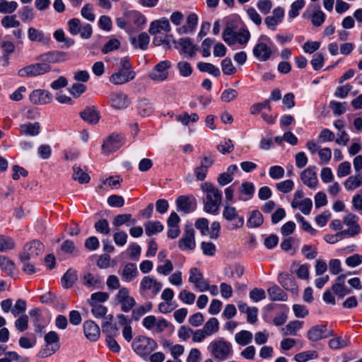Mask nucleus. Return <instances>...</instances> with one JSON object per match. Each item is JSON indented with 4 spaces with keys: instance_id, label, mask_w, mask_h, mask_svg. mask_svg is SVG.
Returning <instances> with one entry per match:
<instances>
[{
    "instance_id": "nucleus-1",
    "label": "nucleus",
    "mask_w": 362,
    "mask_h": 362,
    "mask_svg": "<svg viewBox=\"0 0 362 362\" xmlns=\"http://www.w3.org/2000/svg\"><path fill=\"white\" fill-rule=\"evenodd\" d=\"M38 62L28 65L18 70L21 77H36L49 73L52 70V64L60 63L66 60L64 52L53 51L40 54L37 57Z\"/></svg>"
},
{
    "instance_id": "nucleus-2",
    "label": "nucleus",
    "mask_w": 362,
    "mask_h": 362,
    "mask_svg": "<svg viewBox=\"0 0 362 362\" xmlns=\"http://www.w3.org/2000/svg\"><path fill=\"white\" fill-rule=\"evenodd\" d=\"M202 189L206 196L204 210L209 214L217 215L221 204L222 192L208 182L202 185Z\"/></svg>"
},
{
    "instance_id": "nucleus-3",
    "label": "nucleus",
    "mask_w": 362,
    "mask_h": 362,
    "mask_svg": "<svg viewBox=\"0 0 362 362\" xmlns=\"http://www.w3.org/2000/svg\"><path fill=\"white\" fill-rule=\"evenodd\" d=\"M207 350L218 361H226L233 354L232 344L223 337L212 340L207 346Z\"/></svg>"
},
{
    "instance_id": "nucleus-4",
    "label": "nucleus",
    "mask_w": 362,
    "mask_h": 362,
    "mask_svg": "<svg viewBox=\"0 0 362 362\" xmlns=\"http://www.w3.org/2000/svg\"><path fill=\"white\" fill-rule=\"evenodd\" d=\"M135 77L136 72L129 58L125 57L120 59L119 68L109 77V81L114 85H123L134 80Z\"/></svg>"
},
{
    "instance_id": "nucleus-5",
    "label": "nucleus",
    "mask_w": 362,
    "mask_h": 362,
    "mask_svg": "<svg viewBox=\"0 0 362 362\" xmlns=\"http://www.w3.org/2000/svg\"><path fill=\"white\" fill-rule=\"evenodd\" d=\"M250 33L246 28H240L235 31L228 25L223 32V40L230 47L239 45L245 47L250 39Z\"/></svg>"
},
{
    "instance_id": "nucleus-6",
    "label": "nucleus",
    "mask_w": 362,
    "mask_h": 362,
    "mask_svg": "<svg viewBox=\"0 0 362 362\" xmlns=\"http://www.w3.org/2000/svg\"><path fill=\"white\" fill-rule=\"evenodd\" d=\"M132 347L134 351L144 360L157 349V342L152 338L146 336H138L132 341Z\"/></svg>"
},
{
    "instance_id": "nucleus-7",
    "label": "nucleus",
    "mask_w": 362,
    "mask_h": 362,
    "mask_svg": "<svg viewBox=\"0 0 362 362\" xmlns=\"http://www.w3.org/2000/svg\"><path fill=\"white\" fill-rule=\"evenodd\" d=\"M162 288L163 284L155 277L144 276L140 281L139 293L144 298L152 299L160 293Z\"/></svg>"
},
{
    "instance_id": "nucleus-8",
    "label": "nucleus",
    "mask_w": 362,
    "mask_h": 362,
    "mask_svg": "<svg viewBox=\"0 0 362 362\" xmlns=\"http://www.w3.org/2000/svg\"><path fill=\"white\" fill-rule=\"evenodd\" d=\"M272 46V40L265 35H261L252 49V54L259 62H266L273 54Z\"/></svg>"
},
{
    "instance_id": "nucleus-9",
    "label": "nucleus",
    "mask_w": 362,
    "mask_h": 362,
    "mask_svg": "<svg viewBox=\"0 0 362 362\" xmlns=\"http://www.w3.org/2000/svg\"><path fill=\"white\" fill-rule=\"evenodd\" d=\"M223 218L231 223V229H238L243 227L245 219L238 214L236 208L232 204H226L223 207Z\"/></svg>"
},
{
    "instance_id": "nucleus-10",
    "label": "nucleus",
    "mask_w": 362,
    "mask_h": 362,
    "mask_svg": "<svg viewBox=\"0 0 362 362\" xmlns=\"http://www.w3.org/2000/svg\"><path fill=\"white\" fill-rule=\"evenodd\" d=\"M170 67L171 62L169 60L161 61L158 63L148 74V77L151 80L156 83L163 82L168 78V70Z\"/></svg>"
},
{
    "instance_id": "nucleus-11",
    "label": "nucleus",
    "mask_w": 362,
    "mask_h": 362,
    "mask_svg": "<svg viewBox=\"0 0 362 362\" xmlns=\"http://www.w3.org/2000/svg\"><path fill=\"white\" fill-rule=\"evenodd\" d=\"M44 251V245L38 240H33L24 245L23 252L21 255V262H27L36 258Z\"/></svg>"
},
{
    "instance_id": "nucleus-12",
    "label": "nucleus",
    "mask_w": 362,
    "mask_h": 362,
    "mask_svg": "<svg viewBox=\"0 0 362 362\" xmlns=\"http://www.w3.org/2000/svg\"><path fill=\"white\" fill-rule=\"evenodd\" d=\"M333 335V331L327 325H315L311 327L306 334L308 340L315 342Z\"/></svg>"
},
{
    "instance_id": "nucleus-13",
    "label": "nucleus",
    "mask_w": 362,
    "mask_h": 362,
    "mask_svg": "<svg viewBox=\"0 0 362 362\" xmlns=\"http://www.w3.org/2000/svg\"><path fill=\"white\" fill-rule=\"evenodd\" d=\"M115 300L121 305V310L125 313L130 311L136 304L134 298L129 295V291L126 287L119 289L115 296Z\"/></svg>"
},
{
    "instance_id": "nucleus-14",
    "label": "nucleus",
    "mask_w": 362,
    "mask_h": 362,
    "mask_svg": "<svg viewBox=\"0 0 362 362\" xmlns=\"http://www.w3.org/2000/svg\"><path fill=\"white\" fill-rule=\"evenodd\" d=\"M44 339L46 349L42 351V356L47 357L54 354L60 347L59 337L56 332L50 331L47 333Z\"/></svg>"
},
{
    "instance_id": "nucleus-15",
    "label": "nucleus",
    "mask_w": 362,
    "mask_h": 362,
    "mask_svg": "<svg viewBox=\"0 0 362 362\" xmlns=\"http://www.w3.org/2000/svg\"><path fill=\"white\" fill-rule=\"evenodd\" d=\"M110 102L111 107L117 110L126 109L130 103L128 95L122 92L112 93L110 95Z\"/></svg>"
},
{
    "instance_id": "nucleus-16",
    "label": "nucleus",
    "mask_w": 362,
    "mask_h": 362,
    "mask_svg": "<svg viewBox=\"0 0 362 362\" xmlns=\"http://www.w3.org/2000/svg\"><path fill=\"white\" fill-rule=\"evenodd\" d=\"M189 281L193 284L199 292L206 291L208 281L204 279L202 273L197 267L190 269Z\"/></svg>"
},
{
    "instance_id": "nucleus-17",
    "label": "nucleus",
    "mask_w": 362,
    "mask_h": 362,
    "mask_svg": "<svg viewBox=\"0 0 362 362\" xmlns=\"http://www.w3.org/2000/svg\"><path fill=\"white\" fill-rule=\"evenodd\" d=\"M178 246L182 250H193L196 243L194 230L192 228H186L182 238L179 240Z\"/></svg>"
},
{
    "instance_id": "nucleus-18",
    "label": "nucleus",
    "mask_w": 362,
    "mask_h": 362,
    "mask_svg": "<svg viewBox=\"0 0 362 362\" xmlns=\"http://www.w3.org/2000/svg\"><path fill=\"white\" fill-rule=\"evenodd\" d=\"M284 18V10L281 7H276L273 10L271 16L265 18L264 23L269 29L275 30L277 25L283 21Z\"/></svg>"
},
{
    "instance_id": "nucleus-19",
    "label": "nucleus",
    "mask_w": 362,
    "mask_h": 362,
    "mask_svg": "<svg viewBox=\"0 0 362 362\" xmlns=\"http://www.w3.org/2000/svg\"><path fill=\"white\" fill-rule=\"evenodd\" d=\"M315 170V167L310 166L300 173L302 182L310 189H315L318 183L317 175Z\"/></svg>"
},
{
    "instance_id": "nucleus-20",
    "label": "nucleus",
    "mask_w": 362,
    "mask_h": 362,
    "mask_svg": "<svg viewBox=\"0 0 362 362\" xmlns=\"http://www.w3.org/2000/svg\"><path fill=\"white\" fill-rule=\"evenodd\" d=\"M29 98L32 103L42 105L50 103L52 95L48 90L37 89L31 92Z\"/></svg>"
},
{
    "instance_id": "nucleus-21",
    "label": "nucleus",
    "mask_w": 362,
    "mask_h": 362,
    "mask_svg": "<svg viewBox=\"0 0 362 362\" xmlns=\"http://www.w3.org/2000/svg\"><path fill=\"white\" fill-rule=\"evenodd\" d=\"M345 283L346 275L341 274L336 279L331 288L332 291L340 299L351 293V290L346 287Z\"/></svg>"
},
{
    "instance_id": "nucleus-22",
    "label": "nucleus",
    "mask_w": 362,
    "mask_h": 362,
    "mask_svg": "<svg viewBox=\"0 0 362 362\" xmlns=\"http://www.w3.org/2000/svg\"><path fill=\"white\" fill-rule=\"evenodd\" d=\"M170 30V21L165 17L152 21L148 29V32L151 35H157L161 32L168 33Z\"/></svg>"
},
{
    "instance_id": "nucleus-23",
    "label": "nucleus",
    "mask_w": 362,
    "mask_h": 362,
    "mask_svg": "<svg viewBox=\"0 0 362 362\" xmlns=\"http://www.w3.org/2000/svg\"><path fill=\"white\" fill-rule=\"evenodd\" d=\"M123 144V138L119 135H111L104 141L103 151L105 153H112L119 149Z\"/></svg>"
},
{
    "instance_id": "nucleus-24",
    "label": "nucleus",
    "mask_w": 362,
    "mask_h": 362,
    "mask_svg": "<svg viewBox=\"0 0 362 362\" xmlns=\"http://www.w3.org/2000/svg\"><path fill=\"white\" fill-rule=\"evenodd\" d=\"M278 281L286 291H291L295 294L298 293V286L291 275L287 273H281L278 276Z\"/></svg>"
},
{
    "instance_id": "nucleus-25",
    "label": "nucleus",
    "mask_w": 362,
    "mask_h": 362,
    "mask_svg": "<svg viewBox=\"0 0 362 362\" xmlns=\"http://www.w3.org/2000/svg\"><path fill=\"white\" fill-rule=\"evenodd\" d=\"M83 332L86 337L91 341H97L100 334L99 327L93 320H86L84 322Z\"/></svg>"
},
{
    "instance_id": "nucleus-26",
    "label": "nucleus",
    "mask_w": 362,
    "mask_h": 362,
    "mask_svg": "<svg viewBox=\"0 0 362 362\" xmlns=\"http://www.w3.org/2000/svg\"><path fill=\"white\" fill-rule=\"evenodd\" d=\"M177 210L185 214H189L193 211L196 208L195 202L187 197L180 196L176 200Z\"/></svg>"
},
{
    "instance_id": "nucleus-27",
    "label": "nucleus",
    "mask_w": 362,
    "mask_h": 362,
    "mask_svg": "<svg viewBox=\"0 0 362 362\" xmlns=\"http://www.w3.org/2000/svg\"><path fill=\"white\" fill-rule=\"evenodd\" d=\"M305 19L310 18L312 24L315 27L322 25L326 18L325 13L320 9H316L313 13L309 10H306L302 15Z\"/></svg>"
},
{
    "instance_id": "nucleus-28",
    "label": "nucleus",
    "mask_w": 362,
    "mask_h": 362,
    "mask_svg": "<svg viewBox=\"0 0 362 362\" xmlns=\"http://www.w3.org/2000/svg\"><path fill=\"white\" fill-rule=\"evenodd\" d=\"M198 23L197 16L192 13L187 18V24L177 28L176 31L180 35L188 34L193 33Z\"/></svg>"
},
{
    "instance_id": "nucleus-29",
    "label": "nucleus",
    "mask_w": 362,
    "mask_h": 362,
    "mask_svg": "<svg viewBox=\"0 0 362 362\" xmlns=\"http://www.w3.org/2000/svg\"><path fill=\"white\" fill-rule=\"evenodd\" d=\"M255 187L252 182H244L239 188L238 199L240 201L250 200L255 194Z\"/></svg>"
},
{
    "instance_id": "nucleus-30",
    "label": "nucleus",
    "mask_w": 362,
    "mask_h": 362,
    "mask_svg": "<svg viewBox=\"0 0 362 362\" xmlns=\"http://www.w3.org/2000/svg\"><path fill=\"white\" fill-rule=\"evenodd\" d=\"M28 37L31 42H37L42 44H47L50 41L49 35H46L41 30L30 27L28 30Z\"/></svg>"
},
{
    "instance_id": "nucleus-31",
    "label": "nucleus",
    "mask_w": 362,
    "mask_h": 362,
    "mask_svg": "<svg viewBox=\"0 0 362 362\" xmlns=\"http://www.w3.org/2000/svg\"><path fill=\"white\" fill-rule=\"evenodd\" d=\"M122 279L125 282H131L139 275L136 265L134 263H127L124 265L121 274Z\"/></svg>"
},
{
    "instance_id": "nucleus-32",
    "label": "nucleus",
    "mask_w": 362,
    "mask_h": 362,
    "mask_svg": "<svg viewBox=\"0 0 362 362\" xmlns=\"http://www.w3.org/2000/svg\"><path fill=\"white\" fill-rule=\"evenodd\" d=\"M267 291L271 301H286L288 300V295L276 284L269 287Z\"/></svg>"
},
{
    "instance_id": "nucleus-33",
    "label": "nucleus",
    "mask_w": 362,
    "mask_h": 362,
    "mask_svg": "<svg viewBox=\"0 0 362 362\" xmlns=\"http://www.w3.org/2000/svg\"><path fill=\"white\" fill-rule=\"evenodd\" d=\"M81 117L90 124L98 123L100 119V114L95 107H87L80 113Z\"/></svg>"
},
{
    "instance_id": "nucleus-34",
    "label": "nucleus",
    "mask_w": 362,
    "mask_h": 362,
    "mask_svg": "<svg viewBox=\"0 0 362 362\" xmlns=\"http://www.w3.org/2000/svg\"><path fill=\"white\" fill-rule=\"evenodd\" d=\"M182 52L187 54L189 58H193L197 52L199 50V47L194 45L189 38H182L179 42Z\"/></svg>"
},
{
    "instance_id": "nucleus-35",
    "label": "nucleus",
    "mask_w": 362,
    "mask_h": 362,
    "mask_svg": "<svg viewBox=\"0 0 362 362\" xmlns=\"http://www.w3.org/2000/svg\"><path fill=\"white\" fill-rule=\"evenodd\" d=\"M40 126L38 122L22 124L19 127L21 135L35 136L40 134Z\"/></svg>"
},
{
    "instance_id": "nucleus-36",
    "label": "nucleus",
    "mask_w": 362,
    "mask_h": 362,
    "mask_svg": "<svg viewBox=\"0 0 362 362\" xmlns=\"http://www.w3.org/2000/svg\"><path fill=\"white\" fill-rule=\"evenodd\" d=\"M0 269L6 275L12 276L16 270V267L14 262L8 257L0 255Z\"/></svg>"
},
{
    "instance_id": "nucleus-37",
    "label": "nucleus",
    "mask_w": 362,
    "mask_h": 362,
    "mask_svg": "<svg viewBox=\"0 0 362 362\" xmlns=\"http://www.w3.org/2000/svg\"><path fill=\"white\" fill-rule=\"evenodd\" d=\"M344 187L347 191H354L362 186V173L349 176L344 183Z\"/></svg>"
},
{
    "instance_id": "nucleus-38",
    "label": "nucleus",
    "mask_w": 362,
    "mask_h": 362,
    "mask_svg": "<svg viewBox=\"0 0 362 362\" xmlns=\"http://www.w3.org/2000/svg\"><path fill=\"white\" fill-rule=\"evenodd\" d=\"M83 284L88 288H99L103 285L101 278L98 274L87 273L83 276Z\"/></svg>"
},
{
    "instance_id": "nucleus-39",
    "label": "nucleus",
    "mask_w": 362,
    "mask_h": 362,
    "mask_svg": "<svg viewBox=\"0 0 362 362\" xmlns=\"http://www.w3.org/2000/svg\"><path fill=\"white\" fill-rule=\"evenodd\" d=\"M136 223V219L132 218L129 214H123L116 216L112 221V225L115 227H119L122 225L131 226L135 225Z\"/></svg>"
},
{
    "instance_id": "nucleus-40",
    "label": "nucleus",
    "mask_w": 362,
    "mask_h": 362,
    "mask_svg": "<svg viewBox=\"0 0 362 362\" xmlns=\"http://www.w3.org/2000/svg\"><path fill=\"white\" fill-rule=\"evenodd\" d=\"M234 339L236 344L242 346H245L252 342L253 334L250 331L241 330L235 334Z\"/></svg>"
},
{
    "instance_id": "nucleus-41",
    "label": "nucleus",
    "mask_w": 362,
    "mask_h": 362,
    "mask_svg": "<svg viewBox=\"0 0 362 362\" xmlns=\"http://www.w3.org/2000/svg\"><path fill=\"white\" fill-rule=\"evenodd\" d=\"M264 222L262 213L258 210L252 211L247 221V226L250 228L259 227Z\"/></svg>"
},
{
    "instance_id": "nucleus-42",
    "label": "nucleus",
    "mask_w": 362,
    "mask_h": 362,
    "mask_svg": "<svg viewBox=\"0 0 362 362\" xmlns=\"http://www.w3.org/2000/svg\"><path fill=\"white\" fill-rule=\"evenodd\" d=\"M154 110V106L147 99H141L138 104L139 114L142 117H148L152 115Z\"/></svg>"
},
{
    "instance_id": "nucleus-43",
    "label": "nucleus",
    "mask_w": 362,
    "mask_h": 362,
    "mask_svg": "<svg viewBox=\"0 0 362 362\" xmlns=\"http://www.w3.org/2000/svg\"><path fill=\"white\" fill-rule=\"evenodd\" d=\"M125 16L129 19V23H134L137 26L142 25L146 23V18L140 12L136 11H125Z\"/></svg>"
},
{
    "instance_id": "nucleus-44",
    "label": "nucleus",
    "mask_w": 362,
    "mask_h": 362,
    "mask_svg": "<svg viewBox=\"0 0 362 362\" xmlns=\"http://www.w3.org/2000/svg\"><path fill=\"white\" fill-rule=\"evenodd\" d=\"M303 322L299 320H293L288 322L284 327L282 328V332L284 335L295 336L297 332L303 327Z\"/></svg>"
},
{
    "instance_id": "nucleus-45",
    "label": "nucleus",
    "mask_w": 362,
    "mask_h": 362,
    "mask_svg": "<svg viewBox=\"0 0 362 362\" xmlns=\"http://www.w3.org/2000/svg\"><path fill=\"white\" fill-rule=\"evenodd\" d=\"M203 330L208 337L212 336L219 330V322L216 317H211L204 325Z\"/></svg>"
},
{
    "instance_id": "nucleus-46",
    "label": "nucleus",
    "mask_w": 362,
    "mask_h": 362,
    "mask_svg": "<svg viewBox=\"0 0 362 362\" xmlns=\"http://www.w3.org/2000/svg\"><path fill=\"white\" fill-rule=\"evenodd\" d=\"M73 171L72 178L74 180L78 181L80 184H86L89 182L90 180V176L88 175V173L84 172L80 166L76 165H74Z\"/></svg>"
},
{
    "instance_id": "nucleus-47",
    "label": "nucleus",
    "mask_w": 362,
    "mask_h": 362,
    "mask_svg": "<svg viewBox=\"0 0 362 362\" xmlns=\"http://www.w3.org/2000/svg\"><path fill=\"white\" fill-rule=\"evenodd\" d=\"M112 318L113 317L111 315L105 317L102 323V329L107 335L116 336L118 334V329L115 325L111 323Z\"/></svg>"
},
{
    "instance_id": "nucleus-48",
    "label": "nucleus",
    "mask_w": 362,
    "mask_h": 362,
    "mask_svg": "<svg viewBox=\"0 0 362 362\" xmlns=\"http://www.w3.org/2000/svg\"><path fill=\"white\" fill-rule=\"evenodd\" d=\"M146 234L148 236L161 232L163 230V226L160 221H148L144 224Z\"/></svg>"
},
{
    "instance_id": "nucleus-49",
    "label": "nucleus",
    "mask_w": 362,
    "mask_h": 362,
    "mask_svg": "<svg viewBox=\"0 0 362 362\" xmlns=\"http://www.w3.org/2000/svg\"><path fill=\"white\" fill-rule=\"evenodd\" d=\"M153 305L151 302H147L144 305H139L132 310V318L137 321L146 313L150 312Z\"/></svg>"
},
{
    "instance_id": "nucleus-50",
    "label": "nucleus",
    "mask_w": 362,
    "mask_h": 362,
    "mask_svg": "<svg viewBox=\"0 0 362 362\" xmlns=\"http://www.w3.org/2000/svg\"><path fill=\"white\" fill-rule=\"evenodd\" d=\"M199 115L197 113L189 115L187 112H183L175 116V120L180 122L184 126H187L190 122H196L199 120Z\"/></svg>"
},
{
    "instance_id": "nucleus-51",
    "label": "nucleus",
    "mask_w": 362,
    "mask_h": 362,
    "mask_svg": "<svg viewBox=\"0 0 362 362\" xmlns=\"http://www.w3.org/2000/svg\"><path fill=\"white\" fill-rule=\"evenodd\" d=\"M197 67L200 71L207 72L215 77H218L221 75L219 69L211 63L199 62Z\"/></svg>"
},
{
    "instance_id": "nucleus-52",
    "label": "nucleus",
    "mask_w": 362,
    "mask_h": 362,
    "mask_svg": "<svg viewBox=\"0 0 362 362\" xmlns=\"http://www.w3.org/2000/svg\"><path fill=\"white\" fill-rule=\"evenodd\" d=\"M1 25L4 28H18L21 25V22L16 20V16L15 15L12 16H5L1 20Z\"/></svg>"
},
{
    "instance_id": "nucleus-53",
    "label": "nucleus",
    "mask_w": 362,
    "mask_h": 362,
    "mask_svg": "<svg viewBox=\"0 0 362 362\" xmlns=\"http://www.w3.org/2000/svg\"><path fill=\"white\" fill-rule=\"evenodd\" d=\"M18 6V4L15 1L1 0L0 1V13L3 14L12 13L17 9Z\"/></svg>"
},
{
    "instance_id": "nucleus-54",
    "label": "nucleus",
    "mask_w": 362,
    "mask_h": 362,
    "mask_svg": "<svg viewBox=\"0 0 362 362\" xmlns=\"http://www.w3.org/2000/svg\"><path fill=\"white\" fill-rule=\"evenodd\" d=\"M109 298V294L105 292L98 291L91 294L88 302L90 305H101Z\"/></svg>"
},
{
    "instance_id": "nucleus-55",
    "label": "nucleus",
    "mask_w": 362,
    "mask_h": 362,
    "mask_svg": "<svg viewBox=\"0 0 362 362\" xmlns=\"http://www.w3.org/2000/svg\"><path fill=\"white\" fill-rule=\"evenodd\" d=\"M176 67L178 70L179 74L185 78L190 76L193 71L192 65L186 61L179 62L177 64Z\"/></svg>"
},
{
    "instance_id": "nucleus-56",
    "label": "nucleus",
    "mask_w": 362,
    "mask_h": 362,
    "mask_svg": "<svg viewBox=\"0 0 362 362\" xmlns=\"http://www.w3.org/2000/svg\"><path fill=\"white\" fill-rule=\"evenodd\" d=\"M77 279V275L75 272L68 270L62 279V284L66 288H71Z\"/></svg>"
},
{
    "instance_id": "nucleus-57",
    "label": "nucleus",
    "mask_w": 362,
    "mask_h": 362,
    "mask_svg": "<svg viewBox=\"0 0 362 362\" xmlns=\"http://www.w3.org/2000/svg\"><path fill=\"white\" fill-rule=\"evenodd\" d=\"M305 2L304 0H296L291 5V8L288 11V16L289 18L293 19L299 15V11L305 6Z\"/></svg>"
},
{
    "instance_id": "nucleus-58",
    "label": "nucleus",
    "mask_w": 362,
    "mask_h": 362,
    "mask_svg": "<svg viewBox=\"0 0 362 362\" xmlns=\"http://www.w3.org/2000/svg\"><path fill=\"white\" fill-rule=\"evenodd\" d=\"M317 353L315 351H307L296 354L294 359L297 362H306L309 360L317 358Z\"/></svg>"
},
{
    "instance_id": "nucleus-59",
    "label": "nucleus",
    "mask_w": 362,
    "mask_h": 362,
    "mask_svg": "<svg viewBox=\"0 0 362 362\" xmlns=\"http://www.w3.org/2000/svg\"><path fill=\"white\" fill-rule=\"evenodd\" d=\"M282 311L279 313L273 320V322L276 326H280L284 324L288 318L289 308L286 305H281Z\"/></svg>"
},
{
    "instance_id": "nucleus-60",
    "label": "nucleus",
    "mask_w": 362,
    "mask_h": 362,
    "mask_svg": "<svg viewBox=\"0 0 362 362\" xmlns=\"http://www.w3.org/2000/svg\"><path fill=\"white\" fill-rule=\"evenodd\" d=\"M349 344V340L345 337H341L331 339L329 341V346L332 349H343L347 346Z\"/></svg>"
},
{
    "instance_id": "nucleus-61",
    "label": "nucleus",
    "mask_w": 362,
    "mask_h": 362,
    "mask_svg": "<svg viewBox=\"0 0 362 362\" xmlns=\"http://www.w3.org/2000/svg\"><path fill=\"white\" fill-rule=\"evenodd\" d=\"M329 107L332 110L333 113L337 116L343 115L346 111V103L345 102L341 103L332 100L329 103Z\"/></svg>"
},
{
    "instance_id": "nucleus-62",
    "label": "nucleus",
    "mask_w": 362,
    "mask_h": 362,
    "mask_svg": "<svg viewBox=\"0 0 362 362\" xmlns=\"http://www.w3.org/2000/svg\"><path fill=\"white\" fill-rule=\"evenodd\" d=\"M13 239L8 236L0 235V252H4L14 248Z\"/></svg>"
},
{
    "instance_id": "nucleus-63",
    "label": "nucleus",
    "mask_w": 362,
    "mask_h": 362,
    "mask_svg": "<svg viewBox=\"0 0 362 362\" xmlns=\"http://www.w3.org/2000/svg\"><path fill=\"white\" fill-rule=\"evenodd\" d=\"M238 93L236 90L233 88H227L225 89L221 95V101L224 103H230L233 101L238 98Z\"/></svg>"
},
{
    "instance_id": "nucleus-64",
    "label": "nucleus",
    "mask_w": 362,
    "mask_h": 362,
    "mask_svg": "<svg viewBox=\"0 0 362 362\" xmlns=\"http://www.w3.org/2000/svg\"><path fill=\"white\" fill-rule=\"evenodd\" d=\"M19 16L24 23L31 22L35 17L33 9L29 6H24L20 11Z\"/></svg>"
}]
</instances>
